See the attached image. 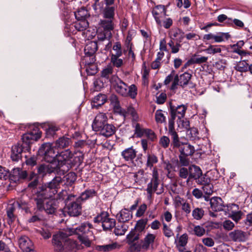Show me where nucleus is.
<instances>
[{
  "instance_id": "6",
  "label": "nucleus",
  "mask_w": 252,
  "mask_h": 252,
  "mask_svg": "<svg viewBox=\"0 0 252 252\" xmlns=\"http://www.w3.org/2000/svg\"><path fill=\"white\" fill-rule=\"evenodd\" d=\"M98 46L96 41H91L88 42L84 48L85 56L82 59V62L86 63H95L96 61L95 54L97 50Z\"/></svg>"
},
{
  "instance_id": "34",
  "label": "nucleus",
  "mask_w": 252,
  "mask_h": 252,
  "mask_svg": "<svg viewBox=\"0 0 252 252\" xmlns=\"http://www.w3.org/2000/svg\"><path fill=\"white\" fill-rule=\"evenodd\" d=\"M81 65H84L86 71L89 75H94L97 72V67L94 63H90L88 62L87 63L81 62Z\"/></svg>"
},
{
  "instance_id": "30",
  "label": "nucleus",
  "mask_w": 252,
  "mask_h": 252,
  "mask_svg": "<svg viewBox=\"0 0 252 252\" xmlns=\"http://www.w3.org/2000/svg\"><path fill=\"white\" fill-rule=\"evenodd\" d=\"M119 221L124 223L131 220L132 218V213L129 210L124 208L117 216Z\"/></svg>"
},
{
  "instance_id": "18",
  "label": "nucleus",
  "mask_w": 252,
  "mask_h": 252,
  "mask_svg": "<svg viewBox=\"0 0 252 252\" xmlns=\"http://www.w3.org/2000/svg\"><path fill=\"white\" fill-rule=\"evenodd\" d=\"M137 151L134 149L133 146L125 149L121 152V156L128 163H133L136 165L134 159L136 157Z\"/></svg>"
},
{
  "instance_id": "50",
  "label": "nucleus",
  "mask_w": 252,
  "mask_h": 252,
  "mask_svg": "<svg viewBox=\"0 0 252 252\" xmlns=\"http://www.w3.org/2000/svg\"><path fill=\"white\" fill-rule=\"evenodd\" d=\"M116 225L115 219L109 218L102 225V226L104 230H110Z\"/></svg>"
},
{
  "instance_id": "2",
  "label": "nucleus",
  "mask_w": 252,
  "mask_h": 252,
  "mask_svg": "<svg viewBox=\"0 0 252 252\" xmlns=\"http://www.w3.org/2000/svg\"><path fill=\"white\" fill-rule=\"evenodd\" d=\"M93 226L91 223L84 222L75 228H69V235H76L81 244L88 247L91 244L90 239L94 237L93 233L91 230Z\"/></svg>"
},
{
  "instance_id": "24",
  "label": "nucleus",
  "mask_w": 252,
  "mask_h": 252,
  "mask_svg": "<svg viewBox=\"0 0 252 252\" xmlns=\"http://www.w3.org/2000/svg\"><path fill=\"white\" fill-rule=\"evenodd\" d=\"M16 206L19 208H22L21 204L18 201H16L9 204L6 208V213L9 219L8 221L9 224L12 223L15 219L16 217L14 214V212L15 211Z\"/></svg>"
},
{
  "instance_id": "16",
  "label": "nucleus",
  "mask_w": 252,
  "mask_h": 252,
  "mask_svg": "<svg viewBox=\"0 0 252 252\" xmlns=\"http://www.w3.org/2000/svg\"><path fill=\"white\" fill-rule=\"evenodd\" d=\"M189 176L184 182V184L185 185L189 187L192 185V180H195L199 175H201L202 171L199 166L195 165L189 166Z\"/></svg>"
},
{
  "instance_id": "48",
  "label": "nucleus",
  "mask_w": 252,
  "mask_h": 252,
  "mask_svg": "<svg viewBox=\"0 0 252 252\" xmlns=\"http://www.w3.org/2000/svg\"><path fill=\"white\" fill-rule=\"evenodd\" d=\"M51 230V228L44 227L39 229L38 232L44 239H48L51 237L52 234Z\"/></svg>"
},
{
  "instance_id": "59",
  "label": "nucleus",
  "mask_w": 252,
  "mask_h": 252,
  "mask_svg": "<svg viewBox=\"0 0 252 252\" xmlns=\"http://www.w3.org/2000/svg\"><path fill=\"white\" fill-rule=\"evenodd\" d=\"M249 64L245 61L239 62V63L236 66V70L239 72H246L249 69Z\"/></svg>"
},
{
  "instance_id": "37",
  "label": "nucleus",
  "mask_w": 252,
  "mask_h": 252,
  "mask_svg": "<svg viewBox=\"0 0 252 252\" xmlns=\"http://www.w3.org/2000/svg\"><path fill=\"white\" fill-rule=\"evenodd\" d=\"M124 113L120 114L121 115L126 117L128 115H130L132 117L133 121L137 122L138 120V116L135 109L132 106H129L127 108L126 110L123 109Z\"/></svg>"
},
{
  "instance_id": "49",
  "label": "nucleus",
  "mask_w": 252,
  "mask_h": 252,
  "mask_svg": "<svg viewBox=\"0 0 252 252\" xmlns=\"http://www.w3.org/2000/svg\"><path fill=\"white\" fill-rule=\"evenodd\" d=\"M59 127L54 125H50L48 126V128L46 129V134L47 137H53L55 134L56 131L59 130Z\"/></svg>"
},
{
  "instance_id": "41",
  "label": "nucleus",
  "mask_w": 252,
  "mask_h": 252,
  "mask_svg": "<svg viewBox=\"0 0 252 252\" xmlns=\"http://www.w3.org/2000/svg\"><path fill=\"white\" fill-rule=\"evenodd\" d=\"M205 215V211L202 208L195 207L192 211V216L195 220H201Z\"/></svg>"
},
{
  "instance_id": "45",
  "label": "nucleus",
  "mask_w": 252,
  "mask_h": 252,
  "mask_svg": "<svg viewBox=\"0 0 252 252\" xmlns=\"http://www.w3.org/2000/svg\"><path fill=\"white\" fill-rule=\"evenodd\" d=\"M147 222V219L139 220L137 222L134 230H135L137 232L138 231L139 233L141 232L143 230H144Z\"/></svg>"
},
{
  "instance_id": "51",
  "label": "nucleus",
  "mask_w": 252,
  "mask_h": 252,
  "mask_svg": "<svg viewBox=\"0 0 252 252\" xmlns=\"http://www.w3.org/2000/svg\"><path fill=\"white\" fill-rule=\"evenodd\" d=\"M127 227L123 223L118 224L115 227L114 230V233L116 235H124L126 231L127 230Z\"/></svg>"
},
{
  "instance_id": "8",
  "label": "nucleus",
  "mask_w": 252,
  "mask_h": 252,
  "mask_svg": "<svg viewBox=\"0 0 252 252\" xmlns=\"http://www.w3.org/2000/svg\"><path fill=\"white\" fill-rule=\"evenodd\" d=\"M48 198L35 196L34 197V200L38 210L39 211L44 210L47 214H53L56 210V205L52 201H48L45 203V200Z\"/></svg>"
},
{
  "instance_id": "54",
  "label": "nucleus",
  "mask_w": 252,
  "mask_h": 252,
  "mask_svg": "<svg viewBox=\"0 0 252 252\" xmlns=\"http://www.w3.org/2000/svg\"><path fill=\"white\" fill-rule=\"evenodd\" d=\"M64 178L66 181V184L68 186H71L76 180L77 176L74 172H70L66 174Z\"/></svg>"
},
{
  "instance_id": "14",
  "label": "nucleus",
  "mask_w": 252,
  "mask_h": 252,
  "mask_svg": "<svg viewBox=\"0 0 252 252\" xmlns=\"http://www.w3.org/2000/svg\"><path fill=\"white\" fill-rule=\"evenodd\" d=\"M19 247L24 252H36L34 249L32 242L27 236L23 235L18 239Z\"/></svg>"
},
{
  "instance_id": "22",
  "label": "nucleus",
  "mask_w": 252,
  "mask_h": 252,
  "mask_svg": "<svg viewBox=\"0 0 252 252\" xmlns=\"http://www.w3.org/2000/svg\"><path fill=\"white\" fill-rule=\"evenodd\" d=\"M192 75L187 72L178 76V80L179 85L183 88H184L187 85L189 86V88H193L195 87V85L190 81Z\"/></svg>"
},
{
  "instance_id": "63",
  "label": "nucleus",
  "mask_w": 252,
  "mask_h": 252,
  "mask_svg": "<svg viewBox=\"0 0 252 252\" xmlns=\"http://www.w3.org/2000/svg\"><path fill=\"white\" fill-rule=\"evenodd\" d=\"M120 57H111V62L114 66L119 68L123 64V60L119 58Z\"/></svg>"
},
{
  "instance_id": "52",
  "label": "nucleus",
  "mask_w": 252,
  "mask_h": 252,
  "mask_svg": "<svg viewBox=\"0 0 252 252\" xmlns=\"http://www.w3.org/2000/svg\"><path fill=\"white\" fill-rule=\"evenodd\" d=\"M111 36L112 32L99 31V29H98L97 31V37L99 40L103 41L106 39H110Z\"/></svg>"
},
{
  "instance_id": "38",
  "label": "nucleus",
  "mask_w": 252,
  "mask_h": 252,
  "mask_svg": "<svg viewBox=\"0 0 252 252\" xmlns=\"http://www.w3.org/2000/svg\"><path fill=\"white\" fill-rule=\"evenodd\" d=\"M146 166L150 169L153 167L154 165L158 162V157L153 153H147Z\"/></svg>"
},
{
  "instance_id": "10",
  "label": "nucleus",
  "mask_w": 252,
  "mask_h": 252,
  "mask_svg": "<svg viewBox=\"0 0 252 252\" xmlns=\"http://www.w3.org/2000/svg\"><path fill=\"white\" fill-rule=\"evenodd\" d=\"M110 82L113 89L118 94L123 96H127L128 86L120 78L116 76H113L110 79Z\"/></svg>"
},
{
  "instance_id": "33",
  "label": "nucleus",
  "mask_w": 252,
  "mask_h": 252,
  "mask_svg": "<svg viewBox=\"0 0 252 252\" xmlns=\"http://www.w3.org/2000/svg\"><path fill=\"white\" fill-rule=\"evenodd\" d=\"M139 233L135 230L132 229L126 236L127 242L128 244L133 245L135 247H137L136 241L139 239Z\"/></svg>"
},
{
  "instance_id": "15",
  "label": "nucleus",
  "mask_w": 252,
  "mask_h": 252,
  "mask_svg": "<svg viewBox=\"0 0 252 252\" xmlns=\"http://www.w3.org/2000/svg\"><path fill=\"white\" fill-rule=\"evenodd\" d=\"M169 114L170 116L172 117L174 115V118L176 117L178 119L183 118L185 116V113L187 109V106L181 104L177 106L173 105L171 102L169 103Z\"/></svg>"
},
{
  "instance_id": "32",
  "label": "nucleus",
  "mask_w": 252,
  "mask_h": 252,
  "mask_svg": "<svg viewBox=\"0 0 252 252\" xmlns=\"http://www.w3.org/2000/svg\"><path fill=\"white\" fill-rule=\"evenodd\" d=\"M76 20H87L90 14L86 8L82 7L74 12Z\"/></svg>"
},
{
  "instance_id": "23",
  "label": "nucleus",
  "mask_w": 252,
  "mask_h": 252,
  "mask_svg": "<svg viewBox=\"0 0 252 252\" xmlns=\"http://www.w3.org/2000/svg\"><path fill=\"white\" fill-rule=\"evenodd\" d=\"M156 236L153 234H148L144 238V241H142L140 245L135 247V250L140 251L141 249L147 250L149 248L150 244H152L155 240Z\"/></svg>"
},
{
  "instance_id": "64",
  "label": "nucleus",
  "mask_w": 252,
  "mask_h": 252,
  "mask_svg": "<svg viewBox=\"0 0 252 252\" xmlns=\"http://www.w3.org/2000/svg\"><path fill=\"white\" fill-rule=\"evenodd\" d=\"M179 176L181 179L187 180L189 176V168L184 167H181L179 171Z\"/></svg>"
},
{
  "instance_id": "62",
  "label": "nucleus",
  "mask_w": 252,
  "mask_h": 252,
  "mask_svg": "<svg viewBox=\"0 0 252 252\" xmlns=\"http://www.w3.org/2000/svg\"><path fill=\"white\" fill-rule=\"evenodd\" d=\"M202 189L203 192L207 195L212 194L214 191L213 186L210 182L203 185Z\"/></svg>"
},
{
  "instance_id": "31",
  "label": "nucleus",
  "mask_w": 252,
  "mask_h": 252,
  "mask_svg": "<svg viewBox=\"0 0 252 252\" xmlns=\"http://www.w3.org/2000/svg\"><path fill=\"white\" fill-rule=\"evenodd\" d=\"M96 195L97 192L94 189H87L77 197L82 203L89 199L92 198Z\"/></svg>"
},
{
  "instance_id": "1",
  "label": "nucleus",
  "mask_w": 252,
  "mask_h": 252,
  "mask_svg": "<svg viewBox=\"0 0 252 252\" xmlns=\"http://www.w3.org/2000/svg\"><path fill=\"white\" fill-rule=\"evenodd\" d=\"M37 155L47 162L51 163L56 158L58 161V164L56 165L58 170V175H64L75 165L71 160L73 154L69 150L59 153L50 143L43 144L38 149Z\"/></svg>"
},
{
  "instance_id": "3",
  "label": "nucleus",
  "mask_w": 252,
  "mask_h": 252,
  "mask_svg": "<svg viewBox=\"0 0 252 252\" xmlns=\"http://www.w3.org/2000/svg\"><path fill=\"white\" fill-rule=\"evenodd\" d=\"M62 183V178L56 176L50 182L39 186L35 192V195L43 198L52 197L58 192Z\"/></svg>"
},
{
  "instance_id": "61",
  "label": "nucleus",
  "mask_w": 252,
  "mask_h": 252,
  "mask_svg": "<svg viewBox=\"0 0 252 252\" xmlns=\"http://www.w3.org/2000/svg\"><path fill=\"white\" fill-rule=\"evenodd\" d=\"M26 160L25 161L26 164L33 167L37 164V157L35 156H32L30 158H28L27 155H25Z\"/></svg>"
},
{
  "instance_id": "26",
  "label": "nucleus",
  "mask_w": 252,
  "mask_h": 252,
  "mask_svg": "<svg viewBox=\"0 0 252 252\" xmlns=\"http://www.w3.org/2000/svg\"><path fill=\"white\" fill-rule=\"evenodd\" d=\"M223 201L220 197H213L210 200V208L214 212H219L223 210Z\"/></svg>"
},
{
  "instance_id": "44",
  "label": "nucleus",
  "mask_w": 252,
  "mask_h": 252,
  "mask_svg": "<svg viewBox=\"0 0 252 252\" xmlns=\"http://www.w3.org/2000/svg\"><path fill=\"white\" fill-rule=\"evenodd\" d=\"M178 202H179L180 205L182 206V210L184 213H185L186 216L190 213L191 211V206L187 201L185 200L183 198H180V200L178 201Z\"/></svg>"
},
{
  "instance_id": "19",
  "label": "nucleus",
  "mask_w": 252,
  "mask_h": 252,
  "mask_svg": "<svg viewBox=\"0 0 252 252\" xmlns=\"http://www.w3.org/2000/svg\"><path fill=\"white\" fill-rule=\"evenodd\" d=\"M27 150H25L20 143L13 146L11 150L10 158L13 161L18 162L21 160L22 153L26 152Z\"/></svg>"
},
{
  "instance_id": "36",
  "label": "nucleus",
  "mask_w": 252,
  "mask_h": 252,
  "mask_svg": "<svg viewBox=\"0 0 252 252\" xmlns=\"http://www.w3.org/2000/svg\"><path fill=\"white\" fill-rule=\"evenodd\" d=\"M68 234H67V236L64 238V251L66 252L74 251L77 248V243L76 241L68 238Z\"/></svg>"
},
{
  "instance_id": "43",
  "label": "nucleus",
  "mask_w": 252,
  "mask_h": 252,
  "mask_svg": "<svg viewBox=\"0 0 252 252\" xmlns=\"http://www.w3.org/2000/svg\"><path fill=\"white\" fill-rule=\"evenodd\" d=\"M112 48L114 53H111V57H121L123 55L122 45L120 42H116Z\"/></svg>"
},
{
  "instance_id": "21",
  "label": "nucleus",
  "mask_w": 252,
  "mask_h": 252,
  "mask_svg": "<svg viewBox=\"0 0 252 252\" xmlns=\"http://www.w3.org/2000/svg\"><path fill=\"white\" fill-rule=\"evenodd\" d=\"M28 173L26 170H23L20 168H14L9 173V179L13 182H17L21 179H25L27 178Z\"/></svg>"
},
{
  "instance_id": "60",
  "label": "nucleus",
  "mask_w": 252,
  "mask_h": 252,
  "mask_svg": "<svg viewBox=\"0 0 252 252\" xmlns=\"http://www.w3.org/2000/svg\"><path fill=\"white\" fill-rule=\"evenodd\" d=\"M113 72V68L111 65H108L101 71V76L102 77L108 78Z\"/></svg>"
},
{
  "instance_id": "17",
  "label": "nucleus",
  "mask_w": 252,
  "mask_h": 252,
  "mask_svg": "<svg viewBox=\"0 0 252 252\" xmlns=\"http://www.w3.org/2000/svg\"><path fill=\"white\" fill-rule=\"evenodd\" d=\"M58 170L56 166L51 164H41L37 166V172L38 175L44 177L47 174L56 173L58 174Z\"/></svg>"
},
{
  "instance_id": "7",
  "label": "nucleus",
  "mask_w": 252,
  "mask_h": 252,
  "mask_svg": "<svg viewBox=\"0 0 252 252\" xmlns=\"http://www.w3.org/2000/svg\"><path fill=\"white\" fill-rule=\"evenodd\" d=\"M41 137V132L35 129L33 131L28 132L23 135L22 143L20 144L25 150L29 152L31 149V145L37 141Z\"/></svg>"
},
{
  "instance_id": "39",
  "label": "nucleus",
  "mask_w": 252,
  "mask_h": 252,
  "mask_svg": "<svg viewBox=\"0 0 252 252\" xmlns=\"http://www.w3.org/2000/svg\"><path fill=\"white\" fill-rule=\"evenodd\" d=\"M115 7L114 6H106L103 12V16L105 19L113 20L115 15Z\"/></svg>"
},
{
  "instance_id": "29",
  "label": "nucleus",
  "mask_w": 252,
  "mask_h": 252,
  "mask_svg": "<svg viewBox=\"0 0 252 252\" xmlns=\"http://www.w3.org/2000/svg\"><path fill=\"white\" fill-rule=\"evenodd\" d=\"M109 100L111 104L112 105L114 111L118 114H123L124 111L120 106V101L118 96L115 94H111Z\"/></svg>"
},
{
  "instance_id": "35",
  "label": "nucleus",
  "mask_w": 252,
  "mask_h": 252,
  "mask_svg": "<svg viewBox=\"0 0 252 252\" xmlns=\"http://www.w3.org/2000/svg\"><path fill=\"white\" fill-rule=\"evenodd\" d=\"M107 99V98L105 94H99L94 97L93 101V106L98 108L105 103Z\"/></svg>"
},
{
  "instance_id": "42",
  "label": "nucleus",
  "mask_w": 252,
  "mask_h": 252,
  "mask_svg": "<svg viewBox=\"0 0 252 252\" xmlns=\"http://www.w3.org/2000/svg\"><path fill=\"white\" fill-rule=\"evenodd\" d=\"M109 216L107 212L103 211L94 218V221L95 223L101 222L102 225L109 218Z\"/></svg>"
},
{
  "instance_id": "20",
  "label": "nucleus",
  "mask_w": 252,
  "mask_h": 252,
  "mask_svg": "<svg viewBox=\"0 0 252 252\" xmlns=\"http://www.w3.org/2000/svg\"><path fill=\"white\" fill-rule=\"evenodd\" d=\"M107 117L105 114L100 113L95 117L92 124V128L95 131H97L102 126L107 124Z\"/></svg>"
},
{
  "instance_id": "46",
  "label": "nucleus",
  "mask_w": 252,
  "mask_h": 252,
  "mask_svg": "<svg viewBox=\"0 0 252 252\" xmlns=\"http://www.w3.org/2000/svg\"><path fill=\"white\" fill-rule=\"evenodd\" d=\"M133 126L134 127V134L136 137H141L144 134L145 129L142 128L139 123L134 121Z\"/></svg>"
},
{
  "instance_id": "11",
  "label": "nucleus",
  "mask_w": 252,
  "mask_h": 252,
  "mask_svg": "<svg viewBox=\"0 0 252 252\" xmlns=\"http://www.w3.org/2000/svg\"><path fill=\"white\" fill-rule=\"evenodd\" d=\"M67 236V233L61 232L53 236L52 243L54 246L55 252H62L64 251V238Z\"/></svg>"
},
{
  "instance_id": "56",
  "label": "nucleus",
  "mask_w": 252,
  "mask_h": 252,
  "mask_svg": "<svg viewBox=\"0 0 252 252\" xmlns=\"http://www.w3.org/2000/svg\"><path fill=\"white\" fill-rule=\"evenodd\" d=\"M244 213L241 211H232L229 214L230 217L236 222H238L242 218Z\"/></svg>"
},
{
  "instance_id": "40",
  "label": "nucleus",
  "mask_w": 252,
  "mask_h": 252,
  "mask_svg": "<svg viewBox=\"0 0 252 252\" xmlns=\"http://www.w3.org/2000/svg\"><path fill=\"white\" fill-rule=\"evenodd\" d=\"M70 142V140L69 138L63 136L56 141L55 146L54 147L55 148L56 147L60 148H66L69 145Z\"/></svg>"
},
{
  "instance_id": "53",
  "label": "nucleus",
  "mask_w": 252,
  "mask_h": 252,
  "mask_svg": "<svg viewBox=\"0 0 252 252\" xmlns=\"http://www.w3.org/2000/svg\"><path fill=\"white\" fill-rule=\"evenodd\" d=\"M195 181L197 184L202 186L211 182L210 178L208 177L206 174L202 173Z\"/></svg>"
},
{
  "instance_id": "9",
  "label": "nucleus",
  "mask_w": 252,
  "mask_h": 252,
  "mask_svg": "<svg viewBox=\"0 0 252 252\" xmlns=\"http://www.w3.org/2000/svg\"><path fill=\"white\" fill-rule=\"evenodd\" d=\"M89 27L88 20H76L75 22L69 23L66 21L64 28L65 31L69 33H75V31L83 32Z\"/></svg>"
},
{
  "instance_id": "12",
  "label": "nucleus",
  "mask_w": 252,
  "mask_h": 252,
  "mask_svg": "<svg viewBox=\"0 0 252 252\" xmlns=\"http://www.w3.org/2000/svg\"><path fill=\"white\" fill-rule=\"evenodd\" d=\"M158 173L157 167H154L152 171V178L148 183L146 189L147 193L151 195L157 190V188L159 184Z\"/></svg>"
},
{
  "instance_id": "13",
  "label": "nucleus",
  "mask_w": 252,
  "mask_h": 252,
  "mask_svg": "<svg viewBox=\"0 0 252 252\" xmlns=\"http://www.w3.org/2000/svg\"><path fill=\"white\" fill-rule=\"evenodd\" d=\"M230 239L235 242H245L250 237V234L247 231L241 229H235L228 234Z\"/></svg>"
},
{
  "instance_id": "4",
  "label": "nucleus",
  "mask_w": 252,
  "mask_h": 252,
  "mask_svg": "<svg viewBox=\"0 0 252 252\" xmlns=\"http://www.w3.org/2000/svg\"><path fill=\"white\" fill-rule=\"evenodd\" d=\"M173 148H177L180 153L179 156V164L182 166H187L189 164V157L191 156L194 153L195 150L194 147L189 143H183L180 141L179 138L177 141L172 142Z\"/></svg>"
},
{
  "instance_id": "58",
  "label": "nucleus",
  "mask_w": 252,
  "mask_h": 252,
  "mask_svg": "<svg viewBox=\"0 0 252 252\" xmlns=\"http://www.w3.org/2000/svg\"><path fill=\"white\" fill-rule=\"evenodd\" d=\"M137 89L136 86L134 84L130 85L127 88V96H129L131 98H134L137 94Z\"/></svg>"
},
{
  "instance_id": "27",
  "label": "nucleus",
  "mask_w": 252,
  "mask_h": 252,
  "mask_svg": "<svg viewBox=\"0 0 252 252\" xmlns=\"http://www.w3.org/2000/svg\"><path fill=\"white\" fill-rule=\"evenodd\" d=\"M113 21V20L108 19L101 20L99 24V27L98 29H99V31L111 32V31L114 28Z\"/></svg>"
},
{
  "instance_id": "47",
  "label": "nucleus",
  "mask_w": 252,
  "mask_h": 252,
  "mask_svg": "<svg viewBox=\"0 0 252 252\" xmlns=\"http://www.w3.org/2000/svg\"><path fill=\"white\" fill-rule=\"evenodd\" d=\"M117 247L116 243H112L108 245L98 246L96 248L97 250L100 252H110L114 249Z\"/></svg>"
},
{
  "instance_id": "55",
  "label": "nucleus",
  "mask_w": 252,
  "mask_h": 252,
  "mask_svg": "<svg viewBox=\"0 0 252 252\" xmlns=\"http://www.w3.org/2000/svg\"><path fill=\"white\" fill-rule=\"evenodd\" d=\"M155 120L158 124H162L166 122V117L162 113V111L158 109L155 113Z\"/></svg>"
},
{
  "instance_id": "5",
  "label": "nucleus",
  "mask_w": 252,
  "mask_h": 252,
  "mask_svg": "<svg viewBox=\"0 0 252 252\" xmlns=\"http://www.w3.org/2000/svg\"><path fill=\"white\" fill-rule=\"evenodd\" d=\"M65 209L70 216L76 217L80 215L82 211V202L77 196L73 194H69L65 200Z\"/></svg>"
},
{
  "instance_id": "25",
  "label": "nucleus",
  "mask_w": 252,
  "mask_h": 252,
  "mask_svg": "<svg viewBox=\"0 0 252 252\" xmlns=\"http://www.w3.org/2000/svg\"><path fill=\"white\" fill-rule=\"evenodd\" d=\"M116 131V127L112 124L108 123L104 125L102 127L99 129L97 132L105 137H108L113 135Z\"/></svg>"
},
{
  "instance_id": "57",
  "label": "nucleus",
  "mask_w": 252,
  "mask_h": 252,
  "mask_svg": "<svg viewBox=\"0 0 252 252\" xmlns=\"http://www.w3.org/2000/svg\"><path fill=\"white\" fill-rule=\"evenodd\" d=\"M191 58L194 64H200L203 63H205L208 60V57L204 56L200 57L199 56H197L196 54L193 55Z\"/></svg>"
},
{
  "instance_id": "28",
  "label": "nucleus",
  "mask_w": 252,
  "mask_h": 252,
  "mask_svg": "<svg viewBox=\"0 0 252 252\" xmlns=\"http://www.w3.org/2000/svg\"><path fill=\"white\" fill-rule=\"evenodd\" d=\"M175 118L173 116H170L168 121V133L171 136L172 142L175 143L177 139L179 138L177 132L174 127V120Z\"/></svg>"
}]
</instances>
